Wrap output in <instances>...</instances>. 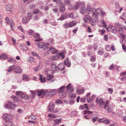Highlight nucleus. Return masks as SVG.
<instances>
[{"label":"nucleus","instance_id":"4468645a","mask_svg":"<svg viewBox=\"0 0 126 126\" xmlns=\"http://www.w3.org/2000/svg\"><path fill=\"white\" fill-rule=\"evenodd\" d=\"M71 84L69 83L66 86V91L67 92L71 93L73 92V88L71 87Z\"/></svg>","mask_w":126,"mask_h":126},{"label":"nucleus","instance_id":"774afa93","mask_svg":"<svg viewBox=\"0 0 126 126\" xmlns=\"http://www.w3.org/2000/svg\"><path fill=\"white\" fill-rule=\"evenodd\" d=\"M48 43L49 44H53L54 43L53 40L52 39H49L48 41Z\"/></svg>","mask_w":126,"mask_h":126},{"label":"nucleus","instance_id":"4d7b16f0","mask_svg":"<svg viewBox=\"0 0 126 126\" xmlns=\"http://www.w3.org/2000/svg\"><path fill=\"white\" fill-rule=\"evenodd\" d=\"M36 117L34 115H31L29 117V119L32 120L36 119Z\"/></svg>","mask_w":126,"mask_h":126},{"label":"nucleus","instance_id":"a211bd4d","mask_svg":"<svg viewBox=\"0 0 126 126\" xmlns=\"http://www.w3.org/2000/svg\"><path fill=\"white\" fill-rule=\"evenodd\" d=\"M56 89H52L48 93V95L50 97H52L56 94Z\"/></svg>","mask_w":126,"mask_h":126},{"label":"nucleus","instance_id":"6ab92c4d","mask_svg":"<svg viewBox=\"0 0 126 126\" xmlns=\"http://www.w3.org/2000/svg\"><path fill=\"white\" fill-rule=\"evenodd\" d=\"M54 108V103L52 102H50L49 105V111L50 112L53 111Z\"/></svg>","mask_w":126,"mask_h":126},{"label":"nucleus","instance_id":"e2e57ef3","mask_svg":"<svg viewBox=\"0 0 126 126\" xmlns=\"http://www.w3.org/2000/svg\"><path fill=\"white\" fill-rule=\"evenodd\" d=\"M23 94V92L21 91H17L16 92V95H22Z\"/></svg>","mask_w":126,"mask_h":126},{"label":"nucleus","instance_id":"2f4dec72","mask_svg":"<svg viewBox=\"0 0 126 126\" xmlns=\"http://www.w3.org/2000/svg\"><path fill=\"white\" fill-rule=\"evenodd\" d=\"M59 58L63 59L65 57V55L64 54L63 52L59 53L57 54Z\"/></svg>","mask_w":126,"mask_h":126},{"label":"nucleus","instance_id":"680f3d73","mask_svg":"<svg viewBox=\"0 0 126 126\" xmlns=\"http://www.w3.org/2000/svg\"><path fill=\"white\" fill-rule=\"evenodd\" d=\"M39 11V10L37 9H35L33 11V13L34 14H37Z\"/></svg>","mask_w":126,"mask_h":126},{"label":"nucleus","instance_id":"69168bd1","mask_svg":"<svg viewBox=\"0 0 126 126\" xmlns=\"http://www.w3.org/2000/svg\"><path fill=\"white\" fill-rule=\"evenodd\" d=\"M84 113L85 114H90L92 113V112L91 111H88L87 110H84Z\"/></svg>","mask_w":126,"mask_h":126},{"label":"nucleus","instance_id":"c756f323","mask_svg":"<svg viewBox=\"0 0 126 126\" xmlns=\"http://www.w3.org/2000/svg\"><path fill=\"white\" fill-rule=\"evenodd\" d=\"M77 23V22L73 20L72 22H70L69 23V26L70 27L75 26Z\"/></svg>","mask_w":126,"mask_h":126},{"label":"nucleus","instance_id":"393cba45","mask_svg":"<svg viewBox=\"0 0 126 126\" xmlns=\"http://www.w3.org/2000/svg\"><path fill=\"white\" fill-rule=\"evenodd\" d=\"M7 60L10 63H12L14 64H16V63L15 59L13 58H8L7 59Z\"/></svg>","mask_w":126,"mask_h":126},{"label":"nucleus","instance_id":"13d9d810","mask_svg":"<svg viewBox=\"0 0 126 126\" xmlns=\"http://www.w3.org/2000/svg\"><path fill=\"white\" fill-rule=\"evenodd\" d=\"M0 56L1 59H6L7 57V56L4 54H3Z\"/></svg>","mask_w":126,"mask_h":126},{"label":"nucleus","instance_id":"f03ea898","mask_svg":"<svg viewBox=\"0 0 126 126\" xmlns=\"http://www.w3.org/2000/svg\"><path fill=\"white\" fill-rule=\"evenodd\" d=\"M65 88V86H63L60 88L56 89V92L59 93L60 98H64L66 96V94L64 91Z\"/></svg>","mask_w":126,"mask_h":126},{"label":"nucleus","instance_id":"f8f14e48","mask_svg":"<svg viewBox=\"0 0 126 126\" xmlns=\"http://www.w3.org/2000/svg\"><path fill=\"white\" fill-rule=\"evenodd\" d=\"M3 118L5 120H9L12 119V116L10 114L6 113L4 114Z\"/></svg>","mask_w":126,"mask_h":126},{"label":"nucleus","instance_id":"79ce46f5","mask_svg":"<svg viewBox=\"0 0 126 126\" xmlns=\"http://www.w3.org/2000/svg\"><path fill=\"white\" fill-rule=\"evenodd\" d=\"M120 17L124 20H126V13H123L122 14V17L121 16Z\"/></svg>","mask_w":126,"mask_h":126},{"label":"nucleus","instance_id":"58836bf2","mask_svg":"<svg viewBox=\"0 0 126 126\" xmlns=\"http://www.w3.org/2000/svg\"><path fill=\"white\" fill-rule=\"evenodd\" d=\"M39 76L40 77L39 78V80H40L41 82H45L46 79L45 78H44L43 79H42V75L41 74L39 75Z\"/></svg>","mask_w":126,"mask_h":126},{"label":"nucleus","instance_id":"864d4df0","mask_svg":"<svg viewBox=\"0 0 126 126\" xmlns=\"http://www.w3.org/2000/svg\"><path fill=\"white\" fill-rule=\"evenodd\" d=\"M31 54L32 55L34 56H36L38 58H39L40 57L39 55L35 53L34 52H31Z\"/></svg>","mask_w":126,"mask_h":126},{"label":"nucleus","instance_id":"338daca9","mask_svg":"<svg viewBox=\"0 0 126 126\" xmlns=\"http://www.w3.org/2000/svg\"><path fill=\"white\" fill-rule=\"evenodd\" d=\"M17 28L21 32L23 33L24 32V30L21 26H18L17 27Z\"/></svg>","mask_w":126,"mask_h":126},{"label":"nucleus","instance_id":"473e14b6","mask_svg":"<svg viewBox=\"0 0 126 126\" xmlns=\"http://www.w3.org/2000/svg\"><path fill=\"white\" fill-rule=\"evenodd\" d=\"M28 21L27 17L26 16H24L22 18V22L23 23L26 24L27 23Z\"/></svg>","mask_w":126,"mask_h":126},{"label":"nucleus","instance_id":"aec40b11","mask_svg":"<svg viewBox=\"0 0 126 126\" xmlns=\"http://www.w3.org/2000/svg\"><path fill=\"white\" fill-rule=\"evenodd\" d=\"M64 63L65 65L68 67L70 66L71 63L69 60L68 59H66L64 61Z\"/></svg>","mask_w":126,"mask_h":126},{"label":"nucleus","instance_id":"4be33fe9","mask_svg":"<svg viewBox=\"0 0 126 126\" xmlns=\"http://www.w3.org/2000/svg\"><path fill=\"white\" fill-rule=\"evenodd\" d=\"M15 72L16 73H20L22 72V70L21 68L19 67L18 66L15 68Z\"/></svg>","mask_w":126,"mask_h":126},{"label":"nucleus","instance_id":"412c9836","mask_svg":"<svg viewBox=\"0 0 126 126\" xmlns=\"http://www.w3.org/2000/svg\"><path fill=\"white\" fill-rule=\"evenodd\" d=\"M86 10L87 12L89 14H91L92 13V10L90 6H87Z\"/></svg>","mask_w":126,"mask_h":126},{"label":"nucleus","instance_id":"0e129e2a","mask_svg":"<svg viewBox=\"0 0 126 126\" xmlns=\"http://www.w3.org/2000/svg\"><path fill=\"white\" fill-rule=\"evenodd\" d=\"M34 20L35 21H37L39 19V16L37 15L34 16L33 17Z\"/></svg>","mask_w":126,"mask_h":126},{"label":"nucleus","instance_id":"de8ad7c7","mask_svg":"<svg viewBox=\"0 0 126 126\" xmlns=\"http://www.w3.org/2000/svg\"><path fill=\"white\" fill-rule=\"evenodd\" d=\"M41 68V66H38L34 68V69L35 71H37L40 70Z\"/></svg>","mask_w":126,"mask_h":126},{"label":"nucleus","instance_id":"f257e3e1","mask_svg":"<svg viewBox=\"0 0 126 126\" xmlns=\"http://www.w3.org/2000/svg\"><path fill=\"white\" fill-rule=\"evenodd\" d=\"M101 12V9L100 8H98L96 9L94 8H92L94 22H95L97 21L98 20V16L99 15Z\"/></svg>","mask_w":126,"mask_h":126},{"label":"nucleus","instance_id":"c03bdc74","mask_svg":"<svg viewBox=\"0 0 126 126\" xmlns=\"http://www.w3.org/2000/svg\"><path fill=\"white\" fill-rule=\"evenodd\" d=\"M59 57L57 54L56 55L53 56L51 57L52 60H56L59 59Z\"/></svg>","mask_w":126,"mask_h":126},{"label":"nucleus","instance_id":"2eb2a0df","mask_svg":"<svg viewBox=\"0 0 126 126\" xmlns=\"http://www.w3.org/2000/svg\"><path fill=\"white\" fill-rule=\"evenodd\" d=\"M70 17L71 18H76L78 16V14L77 12H74L69 15Z\"/></svg>","mask_w":126,"mask_h":126},{"label":"nucleus","instance_id":"9b49d317","mask_svg":"<svg viewBox=\"0 0 126 126\" xmlns=\"http://www.w3.org/2000/svg\"><path fill=\"white\" fill-rule=\"evenodd\" d=\"M108 32L111 31L114 33H116L117 32L115 27L114 26L109 27L106 28Z\"/></svg>","mask_w":126,"mask_h":126},{"label":"nucleus","instance_id":"39448f33","mask_svg":"<svg viewBox=\"0 0 126 126\" xmlns=\"http://www.w3.org/2000/svg\"><path fill=\"white\" fill-rule=\"evenodd\" d=\"M48 91L47 90L42 89L37 91L38 95V96H40L42 98H43L44 96L47 94Z\"/></svg>","mask_w":126,"mask_h":126},{"label":"nucleus","instance_id":"c9c22d12","mask_svg":"<svg viewBox=\"0 0 126 126\" xmlns=\"http://www.w3.org/2000/svg\"><path fill=\"white\" fill-rule=\"evenodd\" d=\"M16 68L15 65H13L9 67L8 70V72H10L12 71Z\"/></svg>","mask_w":126,"mask_h":126},{"label":"nucleus","instance_id":"a878e982","mask_svg":"<svg viewBox=\"0 0 126 126\" xmlns=\"http://www.w3.org/2000/svg\"><path fill=\"white\" fill-rule=\"evenodd\" d=\"M104 52V51L103 48L100 47L99 48V51H98V53L100 55H102Z\"/></svg>","mask_w":126,"mask_h":126},{"label":"nucleus","instance_id":"5fc2aeb1","mask_svg":"<svg viewBox=\"0 0 126 126\" xmlns=\"http://www.w3.org/2000/svg\"><path fill=\"white\" fill-rule=\"evenodd\" d=\"M63 4L64 3H63L61 0H59L57 2V5L58 6H61L63 5Z\"/></svg>","mask_w":126,"mask_h":126},{"label":"nucleus","instance_id":"cd10ccee","mask_svg":"<svg viewBox=\"0 0 126 126\" xmlns=\"http://www.w3.org/2000/svg\"><path fill=\"white\" fill-rule=\"evenodd\" d=\"M58 69L61 70H63L64 69V64L62 63H60L59 64L58 66Z\"/></svg>","mask_w":126,"mask_h":126},{"label":"nucleus","instance_id":"7c9ffc66","mask_svg":"<svg viewBox=\"0 0 126 126\" xmlns=\"http://www.w3.org/2000/svg\"><path fill=\"white\" fill-rule=\"evenodd\" d=\"M5 121L4 124L6 126H11L12 125V123L11 121L9 120H5Z\"/></svg>","mask_w":126,"mask_h":126},{"label":"nucleus","instance_id":"9d476101","mask_svg":"<svg viewBox=\"0 0 126 126\" xmlns=\"http://www.w3.org/2000/svg\"><path fill=\"white\" fill-rule=\"evenodd\" d=\"M84 5V3L83 2H77L75 6L74 10H76L82 7Z\"/></svg>","mask_w":126,"mask_h":126},{"label":"nucleus","instance_id":"20e7f679","mask_svg":"<svg viewBox=\"0 0 126 126\" xmlns=\"http://www.w3.org/2000/svg\"><path fill=\"white\" fill-rule=\"evenodd\" d=\"M98 98L97 97L96 100V101L97 102L98 101V103L99 105V107L101 109L106 108V105L105 104V103L104 102V101L102 98H100L99 100H98Z\"/></svg>","mask_w":126,"mask_h":126},{"label":"nucleus","instance_id":"0eeeda50","mask_svg":"<svg viewBox=\"0 0 126 126\" xmlns=\"http://www.w3.org/2000/svg\"><path fill=\"white\" fill-rule=\"evenodd\" d=\"M5 20L6 21V23L8 25H10L11 29L12 31L14 30L13 28L14 27V23L12 20H10L8 17H6L5 18Z\"/></svg>","mask_w":126,"mask_h":126},{"label":"nucleus","instance_id":"4c0bfd02","mask_svg":"<svg viewBox=\"0 0 126 126\" xmlns=\"http://www.w3.org/2000/svg\"><path fill=\"white\" fill-rule=\"evenodd\" d=\"M80 11L82 14H84L86 12V8L85 7L84 5L81 7L80 9Z\"/></svg>","mask_w":126,"mask_h":126},{"label":"nucleus","instance_id":"a19ab883","mask_svg":"<svg viewBox=\"0 0 126 126\" xmlns=\"http://www.w3.org/2000/svg\"><path fill=\"white\" fill-rule=\"evenodd\" d=\"M75 103V100L73 99H71L68 101V103L70 105H72Z\"/></svg>","mask_w":126,"mask_h":126},{"label":"nucleus","instance_id":"ddd939ff","mask_svg":"<svg viewBox=\"0 0 126 126\" xmlns=\"http://www.w3.org/2000/svg\"><path fill=\"white\" fill-rule=\"evenodd\" d=\"M98 25L100 27H106L107 26L106 23L103 20L99 21L98 22Z\"/></svg>","mask_w":126,"mask_h":126},{"label":"nucleus","instance_id":"49530a36","mask_svg":"<svg viewBox=\"0 0 126 126\" xmlns=\"http://www.w3.org/2000/svg\"><path fill=\"white\" fill-rule=\"evenodd\" d=\"M83 92V89H78L76 92L77 94H82Z\"/></svg>","mask_w":126,"mask_h":126},{"label":"nucleus","instance_id":"bb28decb","mask_svg":"<svg viewBox=\"0 0 126 126\" xmlns=\"http://www.w3.org/2000/svg\"><path fill=\"white\" fill-rule=\"evenodd\" d=\"M65 5H66L65 4H63V5L60 6V7L59 10L61 12H63L65 11Z\"/></svg>","mask_w":126,"mask_h":126},{"label":"nucleus","instance_id":"423d86ee","mask_svg":"<svg viewBox=\"0 0 126 126\" xmlns=\"http://www.w3.org/2000/svg\"><path fill=\"white\" fill-rule=\"evenodd\" d=\"M5 108L9 110H14L15 108V105L11 101H9L5 105Z\"/></svg>","mask_w":126,"mask_h":126},{"label":"nucleus","instance_id":"8fccbe9b","mask_svg":"<svg viewBox=\"0 0 126 126\" xmlns=\"http://www.w3.org/2000/svg\"><path fill=\"white\" fill-rule=\"evenodd\" d=\"M53 11L55 13H57L58 11V9L57 6H54L52 8Z\"/></svg>","mask_w":126,"mask_h":126},{"label":"nucleus","instance_id":"1a4fd4ad","mask_svg":"<svg viewBox=\"0 0 126 126\" xmlns=\"http://www.w3.org/2000/svg\"><path fill=\"white\" fill-rule=\"evenodd\" d=\"M6 10L7 11L12 12L15 10V8L13 5L9 4L7 5L6 7Z\"/></svg>","mask_w":126,"mask_h":126},{"label":"nucleus","instance_id":"bf43d9fd","mask_svg":"<svg viewBox=\"0 0 126 126\" xmlns=\"http://www.w3.org/2000/svg\"><path fill=\"white\" fill-rule=\"evenodd\" d=\"M68 96L70 97L75 98L76 97V95L75 94H70L68 95Z\"/></svg>","mask_w":126,"mask_h":126},{"label":"nucleus","instance_id":"dca6fc26","mask_svg":"<svg viewBox=\"0 0 126 126\" xmlns=\"http://www.w3.org/2000/svg\"><path fill=\"white\" fill-rule=\"evenodd\" d=\"M48 52H51L52 54L56 53L58 52L57 50L54 48L51 47L47 51Z\"/></svg>","mask_w":126,"mask_h":126},{"label":"nucleus","instance_id":"3c124183","mask_svg":"<svg viewBox=\"0 0 126 126\" xmlns=\"http://www.w3.org/2000/svg\"><path fill=\"white\" fill-rule=\"evenodd\" d=\"M28 62L30 63H32L34 60V58L32 57H29L28 58Z\"/></svg>","mask_w":126,"mask_h":126},{"label":"nucleus","instance_id":"6e6552de","mask_svg":"<svg viewBox=\"0 0 126 126\" xmlns=\"http://www.w3.org/2000/svg\"><path fill=\"white\" fill-rule=\"evenodd\" d=\"M83 19L85 23L87 22H91V21L94 22L93 17L92 18L91 16L89 15H86L85 17L83 18Z\"/></svg>","mask_w":126,"mask_h":126},{"label":"nucleus","instance_id":"6e6d98bb","mask_svg":"<svg viewBox=\"0 0 126 126\" xmlns=\"http://www.w3.org/2000/svg\"><path fill=\"white\" fill-rule=\"evenodd\" d=\"M105 48L107 51H109L110 50V46H109L108 45H106L105 47Z\"/></svg>","mask_w":126,"mask_h":126},{"label":"nucleus","instance_id":"ea45409f","mask_svg":"<svg viewBox=\"0 0 126 126\" xmlns=\"http://www.w3.org/2000/svg\"><path fill=\"white\" fill-rule=\"evenodd\" d=\"M49 45L47 43H44L42 48L44 50H46L47 48Z\"/></svg>","mask_w":126,"mask_h":126},{"label":"nucleus","instance_id":"f3484780","mask_svg":"<svg viewBox=\"0 0 126 126\" xmlns=\"http://www.w3.org/2000/svg\"><path fill=\"white\" fill-rule=\"evenodd\" d=\"M33 37L37 39H35V41L36 42L40 41L42 40V39L40 38V36L39 34L38 33H36L33 35Z\"/></svg>","mask_w":126,"mask_h":126},{"label":"nucleus","instance_id":"c85d7f7f","mask_svg":"<svg viewBox=\"0 0 126 126\" xmlns=\"http://www.w3.org/2000/svg\"><path fill=\"white\" fill-rule=\"evenodd\" d=\"M36 5L35 4L31 3L29 5L28 8L30 9H33L36 7Z\"/></svg>","mask_w":126,"mask_h":126},{"label":"nucleus","instance_id":"e433bc0d","mask_svg":"<svg viewBox=\"0 0 126 126\" xmlns=\"http://www.w3.org/2000/svg\"><path fill=\"white\" fill-rule=\"evenodd\" d=\"M22 79L25 81H28L29 80V78L28 76L24 75L23 76Z\"/></svg>","mask_w":126,"mask_h":126},{"label":"nucleus","instance_id":"37998d69","mask_svg":"<svg viewBox=\"0 0 126 126\" xmlns=\"http://www.w3.org/2000/svg\"><path fill=\"white\" fill-rule=\"evenodd\" d=\"M44 44L42 42L37 43V45L38 47L39 48H42L43 46L44 45Z\"/></svg>","mask_w":126,"mask_h":126},{"label":"nucleus","instance_id":"f704fd0d","mask_svg":"<svg viewBox=\"0 0 126 126\" xmlns=\"http://www.w3.org/2000/svg\"><path fill=\"white\" fill-rule=\"evenodd\" d=\"M27 17L29 21H30L32 18V13L30 12H28L27 14Z\"/></svg>","mask_w":126,"mask_h":126},{"label":"nucleus","instance_id":"b1692460","mask_svg":"<svg viewBox=\"0 0 126 126\" xmlns=\"http://www.w3.org/2000/svg\"><path fill=\"white\" fill-rule=\"evenodd\" d=\"M51 69L54 71H58V67L55 64H51Z\"/></svg>","mask_w":126,"mask_h":126},{"label":"nucleus","instance_id":"72a5a7b5","mask_svg":"<svg viewBox=\"0 0 126 126\" xmlns=\"http://www.w3.org/2000/svg\"><path fill=\"white\" fill-rule=\"evenodd\" d=\"M95 97V95H93L90 98H87V101L88 102H91Z\"/></svg>","mask_w":126,"mask_h":126},{"label":"nucleus","instance_id":"5701e85b","mask_svg":"<svg viewBox=\"0 0 126 126\" xmlns=\"http://www.w3.org/2000/svg\"><path fill=\"white\" fill-rule=\"evenodd\" d=\"M67 17V15L66 13H63L61 15V16L60 17L59 19H58V20H63L64 19L66 18Z\"/></svg>","mask_w":126,"mask_h":126},{"label":"nucleus","instance_id":"052dcab7","mask_svg":"<svg viewBox=\"0 0 126 126\" xmlns=\"http://www.w3.org/2000/svg\"><path fill=\"white\" fill-rule=\"evenodd\" d=\"M61 120V119H57L54 120V123L57 124L59 123L60 122Z\"/></svg>","mask_w":126,"mask_h":126},{"label":"nucleus","instance_id":"a18cd8bd","mask_svg":"<svg viewBox=\"0 0 126 126\" xmlns=\"http://www.w3.org/2000/svg\"><path fill=\"white\" fill-rule=\"evenodd\" d=\"M11 98L14 100L15 101H20V99H19L17 97H16L14 95L12 96H11Z\"/></svg>","mask_w":126,"mask_h":126},{"label":"nucleus","instance_id":"7ed1b4c3","mask_svg":"<svg viewBox=\"0 0 126 126\" xmlns=\"http://www.w3.org/2000/svg\"><path fill=\"white\" fill-rule=\"evenodd\" d=\"M50 71L49 70H47L45 71V74L48 76L46 78V80L48 81L49 82H52L54 81V80L53 79V75H50Z\"/></svg>","mask_w":126,"mask_h":126},{"label":"nucleus","instance_id":"603ef678","mask_svg":"<svg viewBox=\"0 0 126 126\" xmlns=\"http://www.w3.org/2000/svg\"><path fill=\"white\" fill-rule=\"evenodd\" d=\"M75 6L72 4H69L68 6V8L69 10L74 9V10Z\"/></svg>","mask_w":126,"mask_h":126},{"label":"nucleus","instance_id":"09e8293b","mask_svg":"<svg viewBox=\"0 0 126 126\" xmlns=\"http://www.w3.org/2000/svg\"><path fill=\"white\" fill-rule=\"evenodd\" d=\"M21 97L23 99H27L29 98V97L27 95L23 93L22 94Z\"/></svg>","mask_w":126,"mask_h":126}]
</instances>
